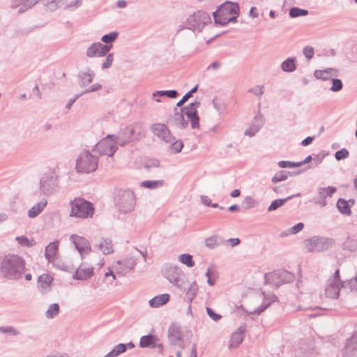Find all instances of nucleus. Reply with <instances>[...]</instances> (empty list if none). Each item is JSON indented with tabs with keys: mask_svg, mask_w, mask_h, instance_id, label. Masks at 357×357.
<instances>
[{
	"mask_svg": "<svg viewBox=\"0 0 357 357\" xmlns=\"http://www.w3.org/2000/svg\"><path fill=\"white\" fill-rule=\"evenodd\" d=\"M200 105V102L195 101L179 110L175 108L174 114L168 118L167 123L180 129H184L188 127V123L190 122L192 129H199V117L197 109Z\"/></svg>",
	"mask_w": 357,
	"mask_h": 357,
	"instance_id": "f257e3e1",
	"label": "nucleus"
},
{
	"mask_svg": "<svg viewBox=\"0 0 357 357\" xmlns=\"http://www.w3.org/2000/svg\"><path fill=\"white\" fill-rule=\"evenodd\" d=\"M151 131L162 143L169 146V151L178 153L183 148V142L181 139H176L167 125L162 123H155L151 126Z\"/></svg>",
	"mask_w": 357,
	"mask_h": 357,
	"instance_id": "f03ea898",
	"label": "nucleus"
},
{
	"mask_svg": "<svg viewBox=\"0 0 357 357\" xmlns=\"http://www.w3.org/2000/svg\"><path fill=\"white\" fill-rule=\"evenodd\" d=\"M0 271L8 279H17L25 271V262L18 255H7L2 260Z\"/></svg>",
	"mask_w": 357,
	"mask_h": 357,
	"instance_id": "7ed1b4c3",
	"label": "nucleus"
},
{
	"mask_svg": "<svg viewBox=\"0 0 357 357\" xmlns=\"http://www.w3.org/2000/svg\"><path fill=\"white\" fill-rule=\"evenodd\" d=\"M239 13L240 8L238 3L227 1L220 5L213 15L216 24L226 25L229 22H236Z\"/></svg>",
	"mask_w": 357,
	"mask_h": 357,
	"instance_id": "20e7f679",
	"label": "nucleus"
},
{
	"mask_svg": "<svg viewBox=\"0 0 357 357\" xmlns=\"http://www.w3.org/2000/svg\"><path fill=\"white\" fill-rule=\"evenodd\" d=\"M163 276L168 281L181 290H185L186 278L181 268L177 266L167 264L162 271Z\"/></svg>",
	"mask_w": 357,
	"mask_h": 357,
	"instance_id": "39448f33",
	"label": "nucleus"
},
{
	"mask_svg": "<svg viewBox=\"0 0 357 357\" xmlns=\"http://www.w3.org/2000/svg\"><path fill=\"white\" fill-rule=\"evenodd\" d=\"M71 211L70 215L79 218H87L93 214L92 204L81 198H76L70 202Z\"/></svg>",
	"mask_w": 357,
	"mask_h": 357,
	"instance_id": "423d86ee",
	"label": "nucleus"
},
{
	"mask_svg": "<svg viewBox=\"0 0 357 357\" xmlns=\"http://www.w3.org/2000/svg\"><path fill=\"white\" fill-rule=\"evenodd\" d=\"M211 22L209 14L204 10H197L190 15L186 20L188 28L193 31L201 32L203 29Z\"/></svg>",
	"mask_w": 357,
	"mask_h": 357,
	"instance_id": "0eeeda50",
	"label": "nucleus"
},
{
	"mask_svg": "<svg viewBox=\"0 0 357 357\" xmlns=\"http://www.w3.org/2000/svg\"><path fill=\"white\" fill-rule=\"evenodd\" d=\"M303 243L308 252H323L331 248L334 241L326 237L314 236L305 240Z\"/></svg>",
	"mask_w": 357,
	"mask_h": 357,
	"instance_id": "6e6552de",
	"label": "nucleus"
},
{
	"mask_svg": "<svg viewBox=\"0 0 357 357\" xmlns=\"http://www.w3.org/2000/svg\"><path fill=\"white\" fill-rule=\"evenodd\" d=\"M96 159L88 151L82 153L77 160L76 169L79 172L88 173L96 169Z\"/></svg>",
	"mask_w": 357,
	"mask_h": 357,
	"instance_id": "1a4fd4ad",
	"label": "nucleus"
},
{
	"mask_svg": "<svg viewBox=\"0 0 357 357\" xmlns=\"http://www.w3.org/2000/svg\"><path fill=\"white\" fill-rule=\"evenodd\" d=\"M266 283L279 287L284 283H289L293 281L294 275L290 272L285 270H278L272 273H266L264 275Z\"/></svg>",
	"mask_w": 357,
	"mask_h": 357,
	"instance_id": "9d476101",
	"label": "nucleus"
},
{
	"mask_svg": "<svg viewBox=\"0 0 357 357\" xmlns=\"http://www.w3.org/2000/svg\"><path fill=\"white\" fill-rule=\"evenodd\" d=\"M340 271L337 270L332 278L328 279L325 289V294L331 298H337L339 296L340 286Z\"/></svg>",
	"mask_w": 357,
	"mask_h": 357,
	"instance_id": "9b49d317",
	"label": "nucleus"
},
{
	"mask_svg": "<svg viewBox=\"0 0 357 357\" xmlns=\"http://www.w3.org/2000/svg\"><path fill=\"white\" fill-rule=\"evenodd\" d=\"M96 149L101 154L112 156L116 149L115 139L109 135L96 144Z\"/></svg>",
	"mask_w": 357,
	"mask_h": 357,
	"instance_id": "f8f14e48",
	"label": "nucleus"
},
{
	"mask_svg": "<svg viewBox=\"0 0 357 357\" xmlns=\"http://www.w3.org/2000/svg\"><path fill=\"white\" fill-rule=\"evenodd\" d=\"M94 275V269L92 266L86 262H82L77 268L73 275V278L79 280H86Z\"/></svg>",
	"mask_w": 357,
	"mask_h": 357,
	"instance_id": "ddd939ff",
	"label": "nucleus"
},
{
	"mask_svg": "<svg viewBox=\"0 0 357 357\" xmlns=\"http://www.w3.org/2000/svg\"><path fill=\"white\" fill-rule=\"evenodd\" d=\"M112 47V45H103L100 43H94L87 49L86 55L89 57L103 56L110 50Z\"/></svg>",
	"mask_w": 357,
	"mask_h": 357,
	"instance_id": "4468645a",
	"label": "nucleus"
},
{
	"mask_svg": "<svg viewBox=\"0 0 357 357\" xmlns=\"http://www.w3.org/2000/svg\"><path fill=\"white\" fill-rule=\"evenodd\" d=\"M168 340L172 344L181 346L183 341L180 326L174 323L169 326L168 329Z\"/></svg>",
	"mask_w": 357,
	"mask_h": 357,
	"instance_id": "2eb2a0df",
	"label": "nucleus"
},
{
	"mask_svg": "<svg viewBox=\"0 0 357 357\" xmlns=\"http://www.w3.org/2000/svg\"><path fill=\"white\" fill-rule=\"evenodd\" d=\"M70 239L82 256L91 251L90 243L85 238L73 235Z\"/></svg>",
	"mask_w": 357,
	"mask_h": 357,
	"instance_id": "dca6fc26",
	"label": "nucleus"
},
{
	"mask_svg": "<svg viewBox=\"0 0 357 357\" xmlns=\"http://www.w3.org/2000/svg\"><path fill=\"white\" fill-rule=\"evenodd\" d=\"M357 352V333L347 339L343 349L344 357H355Z\"/></svg>",
	"mask_w": 357,
	"mask_h": 357,
	"instance_id": "f3484780",
	"label": "nucleus"
},
{
	"mask_svg": "<svg viewBox=\"0 0 357 357\" xmlns=\"http://www.w3.org/2000/svg\"><path fill=\"white\" fill-rule=\"evenodd\" d=\"M159 339L155 335H144L142 337L139 342V345L141 347H151L155 348L158 347L160 351H162L163 349V346L161 344L158 343Z\"/></svg>",
	"mask_w": 357,
	"mask_h": 357,
	"instance_id": "a211bd4d",
	"label": "nucleus"
},
{
	"mask_svg": "<svg viewBox=\"0 0 357 357\" xmlns=\"http://www.w3.org/2000/svg\"><path fill=\"white\" fill-rule=\"evenodd\" d=\"M133 193L131 190H121L115 195V201L118 206H122L123 204L132 201Z\"/></svg>",
	"mask_w": 357,
	"mask_h": 357,
	"instance_id": "6ab92c4d",
	"label": "nucleus"
},
{
	"mask_svg": "<svg viewBox=\"0 0 357 357\" xmlns=\"http://www.w3.org/2000/svg\"><path fill=\"white\" fill-rule=\"evenodd\" d=\"M59 242L54 241L50 243L45 249V257L50 262H54L59 254Z\"/></svg>",
	"mask_w": 357,
	"mask_h": 357,
	"instance_id": "aec40b11",
	"label": "nucleus"
},
{
	"mask_svg": "<svg viewBox=\"0 0 357 357\" xmlns=\"http://www.w3.org/2000/svg\"><path fill=\"white\" fill-rule=\"evenodd\" d=\"M244 327H239L231 336L229 347L230 349L238 347L243 340Z\"/></svg>",
	"mask_w": 357,
	"mask_h": 357,
	"instance_id": "412c9836",
	"label": "nucleus"
},
{
	"mask_svg": "<svg viewBox=\"0 0 357 357\" xmlns=\"http://www.w3.org/2000/svg\"><path fill=\"white\" fill-rule=\"evenodd\" d=\"M336 192V188L333 186H328L327 188H321L319 190V196L321 200L319 204L321 206H325L327 204L325 199L327 197H332L333 195Z\"/></svg>",
	"mask_w": 357,
	"mask_h": 357,
	"instance_id": "4be33fe9",
	"label": "nucleus"
},
{
	"mask_svg": "<svg viewBox=\"0 0 357 357\" xmlns=\"http://www.w3.org/2000/svg\"><path fill=\"white\" fill-rule=\"evenodd\" d=\"M263 123L264 121L261 116H255L250 127L245 131V135L250 137L254 136L259 130Z\"/></svg>",
	"mask_w": 357,
	"mask_h": 357,
	"instance_id": "5701e85b",
	"label": "nucleus"
},
{
	"mask_svg": "<svg viewBox=\"0 0 357 357\" xmlns=\"http://www.w3.org/2000/svg\"><path fill=\"white\" fill-rule=\"evenodd\" d=\"M354 204V200H349L347 202L345 199L340 198L337 200V208L341 213L350 215L351 214V207Z\"/></svg>",
	"mask_w": 357,
	"mask_h": 357,
	"instance_id": "b1692460",
	"label": "nucleus"
},
{
	"mask_svg": "<svg viewBox=\"0 0 357 357\" xmlns=\"http://www.w3.org/2000/svg\"><path fill=\"white\" fill-rule=\"evenodd\" d=\"M314 77L318 79L328 80L337 76V71L333 68H327L323 70H317L314 73Z\"/></svg>",
	"mask_w": 357,
	"mask_h": 357,
	"instance_id": "393cba45",
	"label": "nucleus"
},
{
	"mask_svg": "<svg viewBox=\"0 0 357 357\" xmlns=\"http://www.w3.org/2000/svg\"><path fill=\"white\" fill-rule=\"evenodd\" d=\"M53 281V277L48 274L41 275L38 280L39 288L45 291L50 289Z\"/></svg>",
	"mask_w": 357,
	"mask_h": 357,
	"instance_id": "a878e982",
	"label": "nucleus"
},
{
	"mask_svg": "<svg viewBox=\"0 0 357 357\" xmlns=\"http://www.w3.org/2000/svg\"><path fill=\"white\" fill-rule=\"evenodd\" d=\"M169 300V295L168 294H163L155 296L149 301V304L152 307H158L167 303Z\"/></svg>",
	"mask_w": 357,
	"mask_h": 357,
	"instance_id": "bb28decb",
	"label": "nucleus"
},
{
	"mask_svg": "<svg viewBox=\"0 0 357 357\" xmlns=\"http://www.w3.org/2000/svg\"><path fill=\"white\" fill-rule=\"evenodd\" d=\"M300 196H301V194L298 193V194L287 197L285 199H275V200L271 202V204H270V206H268V211L271 212V211H275L279 207L282 206L288 200H290V199H293L294 197H300Z\"/></svg>",
	"mask_w": 357,
	"mask_h": 357,
	"instance_id": "cd10ccee",
	"label": "nucleus"
},
{
	"mask_svg": "<svg viewBox=\"0 0 357 357\" xmlns=\"http://www.w3.org/2000/svg\"><path fill=\"white\" fill-rule=\"evenodd\" d=\"M281 68L284 72H294L296 69V59L294 58L287 59L282 63Z\"/></svg>",
	"mask_w": 357,
	"mask_h": 357,
	"instance_id": "c85d7f7f",
	"label": "nucleus"
},
{
	"mask_svg": "<svg viewBox=\"0 0 357 357\" xmlns=\"http://www.w3.org/2000/svg\"><path fill=\"white\" fill-rule=\"evenodd\" d=\"M46 200H42L40 202L34 205L28 212V215L30 218H33L37 216L46 206L47 205Z\"/></svg>",
	"mask_w": 357,
	"mask_h": 357,
	"instance_id": "c756f323",
	"label": "nucleus"
},
{
	"mask_svg": "<svg viewBox=\"0 0 357 357\" xmlns=\"http://www.w3.org/2000/svg\"><path fill=\"white\" fill-rule=\"evenodd\" d=\"M188 280L185 282V290L188 298L192 301L196 296L198 287L195 282L191 283L189 287H187Z\"/></svg>",
	"mask_w": 357,
	"mask_h": 357,
	"instance_id": "7c9ffc66",
	"label": "nucleus"
},
{
	"mask_svg": "<svg viewBox=\"0 0 357 357\" xmlns=\"http://www.w3.org/2000/svg\"><path fill=\"white\" fill-rule=\"evenodd\" d=\"M163 185H164L163 180L144 181L140 183L141 187L149 188V189H155V188H160Z\"/></svg>",
	"mask_w": 357,
	"mask_h": 357,
	"instance_id": "2f4dec72",
	"label": "nucleus"
},
{
	"mask_svg": "<svg viewBox=\"0 0 357 357\" xmlns=\"http://www.w3.org/2000/svg\"><path fill=\"white\" fill-rule=\"evenodd\" d=\"M277 297L275 295H271L269 298H265L261 305L258 309L255 310V313L257 314H259L263 311H264L267 307H268L271 303L275 301Z\"/></svg>",
	"mask_w": 357,
	"mask_h": 357,
	"instance_id": "473e14b6",
	"label": "nucleus"
},
{
	"mask_svg": "<svg viewBox=\"0 0 357 357\" xmlns=\"http://www.w3.org/2000/svg\"><path fill=\"white\" fill-rule=\"evenodd\" d=\"M99 248L104 255L113 252V248L110 241L104 239L99 244Z\"/></svg>",
	"mask_w": 357,
	"mask_h": 357,
	"instance_id": "72a5a7b5",
	"label": "nucleus"
},
{
	"mask_svg": "<svg viewBox=\"0 0 357 357\" xmlns=\"http://www.w3.org/2000/svg\"><path fill=\"white\" fill-rule=\"evenodd\" d=\"M178 261L186 265L188 267H192L195 266V261L192 259V256L189 254H182L178 257Z\"/></svg>",
	"mask_w": 357,
	"mask_h": 357,
	"instance_id": "f704fd0d",
	"label": "nucleus"
},
{
	"mask_svg": "<svg viewBox=\"0 0 357 357\" xmlns=\"http://www.w3.org/2000/svg\"><path fill=\"white\" fill-rule=\"evenodd\" d=\"M220 244V239L218 236L214 235L211 237L206 238L205 245L210 248L214 249Z\"/></svg>",
	"mask_w": 357,
	"mask_h": 357,
	"instance_id": "c9c22d12",
	"label": "nucleus"
},
{
	"mask_svg": "<svg viewBox=\"0 0 357 357\" xmlns=\"http://www.w3.org/2000/svg\"><path fill=\"white\" fill-rule=\"evenodd\" d=\"M126 349V345L123 344H118L112 351L108 353L105 357H116Z\"/></svg>",
	"mask_w": 357,
	"mask_h": 357,
	"instance_id": "e433bc0d",
	"label": "nucleus"
},
{
	"mask_svg": "<svg viewBox=\"0 0 357 357\" xmlns=\"http://www.w3.org/2000/svg\"><path fill=\"white\" fill-rule=\"evenodd\" d=\"M59 312V306L58 304H52L46 312V316L48 318H53L56 316Z\"/></svg>",
	"mask_w": 357,
	"mask_h": 357,
	"instance_id": "4c0bfd02",
	"label": "nucleus"
},
{
	"mask_svg": "<svg viewBox=\"0 0 357 357\" xmlns=\"http://www.w3.org/2000/svg\"><path fill=\"white\" fill-rule=\"evenodd\" d=\"M307 15V10L301 9L299 8H292L289 11V15L291 17H297L300 16H305Z\"/></svg>",
	"mask_w": 357,
	"mask_h": 357,
	"instance_id": "58836bf2",
	"label": "nucleus"
},
{
	"mask_svg": "<svg viewBox=\"0 0 357 357\" xmlns=\"http://www.w3.org/2000/svg\"><path fill=\"white\" fill-rule=\"evenodd\" d=\"M15 239L22 246L31 247L35 245L33 239L30 240L26 236L16 237Z\"/></svg>",
	"mask_w": 357,
	"mask_h": 357,
	"instance_id": "ea45409f",
	"label": "nucleus"
},
{
	"mask_svg": "<svg viewBox=\"0 0 357 357\" xmlns=\"http://www.w3.org/2000/svg\"><path fill=\"white\" fill-rule=\"evenodd\" d=\"M347 285L349 286V288L351 290L357 291V275L347 282H343L341 284L342 288H344Z\"/></svg>",
	"mask_w": 357,
	"mask_h": 357,
	"instance_id": "a19ab883",
	"label": "nucleus"
},
{
	"mask_svg": "<svg viewBox=\"0 0 357 357\" xmlns=\"http://www.w3.org/2000/svg\"><path fill=\"white\" fill-rule=\"evenodd\" d=\"M287 178V173L285 171L280 172L275 174L272 178V182L273 183L284 181Z\"/></svg>",
	"mask_w": 357,
	"mask_h": 357,
	"instance_id": "79ce46f5",
	"label": "nucleus"
},
{
	"mask_svg": "<svg viewBox=\"0 0 357 357\" xmlns=\"http://www.w3.org/2000/svg\"><path fill=\"white\" fill-rule=\"evenodd\" d=\"M332 83H333V85L331 88V90L332 91L337 92V91H340V90H342V89L343 87V84L340 79L333 78Z\"/></svg>",
	"mask_w": 357,
	"mask_h": 357,
	"instance_id": "37998d69",
	"label": "nucleus"
},
{
	"mask_svg": "<svg viewBox=\"0 0 357 357\" xmlns=\"http://www.w3.org/2000/svg\"><path fill=\"white\" fill-rule=\"evenodd\" d=\"M118 36L116 32H112L102 37L101 40L105 43H110L114 41Z\"/></svg>",
	"mask_w": 357,
	"mask_h": 357,
	"instance_id": "c03bdc74",
	"label": "nucleus"
},
{
	"mask_svg": "<svg viewBox=\"0 0 357 357\" xmlns=\"http://www.w3.org/2000/svg\"><path fill=\"white\" fill-rule=\"evenodd\" d=\"M146 261V255L140 251L137 250V253H135V265L138 263H142L144 265H145Z\"/></svg>",
	"mask_w": 357,
	"mask_h": 357,
	"instance_id": "a18cd8bd",
	"label": "nucleus"
},
{
	"mask_svg": "<svg viewBox=\"0 0 357 357\" xmlns=\"http://www.w3.org/2000/svg\"><path fill=\"white\" fill-rule=\"evenodd\" d=\"M301 165V163H296L290 161H280L278 162V166L281 168H291L299 167Z\"/></svg>",
	"mask_w": 357,
	"mask_h": 357,
	"instance_id": "49530a36",
	"label": "nucleus"
},
{
	"mask_svg": "<svg viewBox=\"0 0 357 357\" xmlns=\"http://www.w3.org/2000/svg\"><path fill=\"white\" fill-rule=\"evenodd\" d=\"M256 204L255 200L250 196L246 197L243 200V205L245 208H254Z\"/></svg>",
	"mask_w": 357,
	"mask_h": 357,
	"instance_id": "de8ad7c7",
	"label": "nucleus"
},
{
	"mask_svg": "<svg viewBox=\"0 0 357 357\" xmlns=\"http://www.w3.org/2000/svg\"><path fill=\"white\" fill-rule=\"evenodd\" d=\"M349 154V151L346 149H342L335 153V157L336 160H340L347 158Z\"/></svg>",
	"mask_w": 357,
	"mask_h": 357,
	"instance_id": "09e8293b",
	"label": "nucleus"
},
{
	"mask_svg": "<svg viewBox=\"0 0 357 357\" xmlns=\"http://www.w3.org/2000/svg\"><path fill=\"white\" fill-rule=\"evenodd\" d=\"M160 161L157 159H149L144 164V167L146 169H150L153 167H159Z\"/></svg>",
	"mask_w": 357,
	"mask_h": 357,
	"instance_id": "8fccbe9b",
	"label": "nucleus"
},
{
	"mask_svg": "<svg viewBox=\"0 0 357 357\" xmlns=\"http://www.w3.org/2000/svg\"><path fill=\"white\" fill-rule=\"evenodd\" d=\"M303 54L307 59H310L314 54V49L312 47L307 46L303 49Z\"/></svg>",
	"mask_w": 357,
	"mask_h": 357,
	"instance_id": "3c124183",
	"label": "nucleus"
},
{
	"mask_svg": "<svg viewBox=\"0 0 357 357\" xmlns=\"http://www.w3.org/2000/svg\"><path fill=\"white\" fill-rule=\"evenodd\" d=\"M304 227V225L302 222H299L296 224V225L293 226L289 229V232L292 234H296L301 231Z\"/></svg>",
	"mask_w": 357,
	"mask_h": 357,
	"instance_id": "603ef678",
	"label": "nucleus"
},
{
	"mask_svg": "<svg viewBox=\"0 0 357 357\" xmlns=\"http://www.w3.org/2000/svg\"><path fill=\"white\" fill-rule=\"evenodd\" d=\"M250 92L252 93L253 94L260 96L264 93V86L257 85L251 89H250Z\"/></svg>",
	"mask_w": 357,
	"mask_h": 357,
	"instance_id": "864d4df0",
	"label": "nucleus"
},
{
	"mask_svg": "<svg viewBox=\"0 0 357 357\" xmlns=\"http://www.w3.org/2000/svg\"><path fill=\"white\" fill-rule=\"evenodd\" d=\"M208 315L214 321H218L221 318V315L216 314L211 308L206 307Z\"/></svg>",
	"mask_w": 357,
	"mask_h": 357,
	"instance_id": "5fc2aeb1",
	"label": "nucleus"
},
{
	"mask_svg": "<svg viewBox=\"0 0 357 357\" xmlns=\"http://www.w3.org/2000/svg\"><path fill=\"white\" fill-rule=\"evenodd\" d=\"M105 278L109 283H112L116 279L114 273L110 270L105 273Z\"/></svg>",
	"mask_w": 357,
	"mask_h": 357,
	"instance_id": "6e6d98bb",
	"label": "nucleus"
},
{
	"mask_svg": "<svg viewBox=\"0 0 357 357\" xmlns=\"http://www.w3.org/2000/svg\"><path fill=\"white\" fill-rule=\"evenodd\" d=\"M113 62V54H109L107 55L106 60L103 63V67L105 68H108L112 66V63Z\"/></svg>",
	"mask_w": 357,
	"mask_h": 357,
	"instance_id": "4d7b16f0",
	"label": "nucleus"
},
{
	"mask_svg": "<svg viewBox=\"0 0 357 357\" xmlns=\"http://www.w3.org/2000/svg\"><path fill=\"white\" fill-rule=\"evenodd\" d=\"M20 1L26 6L25 9H26L35 5L38 0H20Z\"/></svg>",
	"mask_w": 357,
	"mask_h": 357,
	"instance_id": "13d9d810",
	"label": "nucleus"
},
{
	"mask_svg": "<svg viewBox=\"0 0 357 357\" xmlns=\"http://www.w3.org/2000/svg\"><path fill=\"white\" fill-rule=\"evenodd\" d=\"M190 98V93H186L182 99L178 101L176 104V106L180 107H181L189 98Z\"/></svg>",
	"mask_w": 357,
	"mask_h": 357,
	"instance_id": "bf43d9fd",
	"label": "nucleus"
},
{
	"mask_svg": "<svg viewBox=\"0 0 357 357\" xmlns=\"http://www.w3.org/2000/svg\"><path fill=\"white\" fill-rule=\"evenodd\" d=\"M178 96V92L176 90L165 91V96L171 98H175Z\"/></svg>",
	"mask_w": 357,
	"mask_h": 357,
	"instance_id": "052dcab7",
	"label": "nucleus"
},
{
	"mask_svg": "<svg viewBox=\"0 0 357 357\" xmlns=\"http://www.w3.org/2000/svg\"><path fill=\"white\" fill-rule=\"evenodd\" d=\"M201 201L203 204L207 206H210L211 204V200L208 196L203 195L201 197Z\"/></svg>",
	"mask_w": 357,
	"mask_h": 357,
	"instance_id": "680f3d73",
	"label": "nucleus"
},
{
	"mask_svg": "<svg viewBox=\"0 0 357 357\" xmlns=\"http://www.w3.org/2000/svg\"><path fill=\"white\" fill-rule=\"evenodd\" d=\"M1 331L3 332V333H10V334H12V335H17V331L13 328H2L0 329Z\"/></svg>",
	"mask_w": 357,
	"mask_h": 357,
	"instance_id": "e2e57ef3",
	"label": "nucleus"
},
{
	"mask_svg": "<svg viewBox=\"0 0 357 357\" xmlns=\"http://www.w3.org/2000/svg\"><path fill=\"white\" fill-rule=\"evenodd\" d=\"M92 80V77L89 74H84L82 77V81L84 84L90 83Z\"/></svg>",
	"mask_w": 357,
	"mask_h": 357,
	"instance_id": "0e129e2a",
	"label": "nucleus"
},
{
	"mask_svg": "<svg viewBox=\"0 0 357 357\" xmlns=\"http://www.w3.org/2000/svg\"><path fill=\"white\" fill-rule=\"evenodd\" d=\"M313 141V137H307L305 139H303L301 142V144L304 146H307L310 144Z\"/></svg>",
	"mask_w": 357,
	"mask_h": 357,
	"instance_id": "69168bd1",
	"label": "nucleus"
},
{
	"mask_svg": "<svg viewBox=\"0 0 357 357\" xmlns=\"http://www.w3.org/2000/svg\"><path fill=\"white\" fill-rule=\"evenodd\" d=\"M221 66V63L220 61H214L213 63H212L208 67V68H211L213 70H217L218 68H219Z\"/></svg>",
	"mask_w": 357,
	"mask_h": 357,
	"instance_id": "338daca9",
	"label": "nucleus"
},
{
	"mask_svg": "<svg viewBox=\"0 0 357 357\" xmlns=\"http://www.w3.org/2000/svg\"><path fill=\"white\" fill-rule=\"evenodd\" d=\"M208 270H211L212 278H218V273H217L216 269L213 265H211L208 268Z\"/></svg>",
	"mask_w": 357,
	"mask_h": 357,
	"instance_id": "774afa93",
	"label": "nucleus"
}]
</instances>
